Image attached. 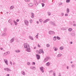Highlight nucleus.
<instances>
[{
  "instance_id": "nucleus-44",
  "label": "nucleus",
  "mask_w": 76,
  "mask_h": 76,
  "mask_svg": "<svg viewBox=\"0 0 76 76\" xmlns=\"http://www.w3.org/2000/svg\"><path fill=\"white\" fill-rule=\"evenodd\" d=\"M38 34H37L36 36V38H38Z\"/></svg>"
},
{
  "instance_id": "nucleus-42",
  "label": "nucleus",
  "mask_w": 76,
  "mask_h": 76,
  "mask_svg": "<svg viewBox=\"0 0 76 76\" xmlns=\"http://www.w3.org/2000/svg\"><path fill=\"white\" fill-rule=\"evenodd\" d=\"M41 4L42 6V7H44V3H42Z\"/></svg>"
},
{
  "instance_id": "nucleus-50",
  "label": "nucleus",
  "mask_w": 76,
  "mask_h": 76,
  "mask_svg": "<svg viewBox=\"0 0 76 76\" xmlns=\"http://www.w3.org/2000/svg\"><path fill=\"white\" fill-rule=\"evenodd\" d=\"M72 67H75V66L74 65H72Z\"/></svg>"
},
{
  "instance_id": "nucleus-62",
  "label": "nucleus",
  "mask_w": 76,
  "mask_h": 76,
  "mask_svg": "<svg viewBox=\"0 0 76 76\" xmlns=\"http://www.w3.org/2000/svg\"><path fill=\"white\" fill-rule=\"evenodd\" d=\"M36 53H38V52H38V50H37L36 51Z\"/></svg>"
},
{
  "instance_id": "nucleus-31",
  "label": "nucleus",
  "mask_w": 76,
  "mask_h": 76,
  "mask_svg": "<svg viewBox=\"0 0 76 76\" xmlns=\"http://www.w3.org/2000/svg\"><path fill=\"white\" fill-rule=\"evenodd\" d=\"M68 31L69 32H71V31H72V29L71 28H69L68 29Z\"/></svg>"
},
{
  "instance_id": "nucleus-13",
  "label": "nucleus",
  "mask_w": 76,
  "mask_h": 76,
  "mask_svg": "<svg viewBox=\"0 0 76 76\" xmlns=\"http://www.w3.org/2000/svg\"><path fill=\"white\" fill-rule=\"evenodd\" d=\"M71 35L72 36H75V32L74 31H73L72 33H71Z\"/></svg>"
},
{
  "instance_id": "nucleus-46",
  "label": "nucleus",
  "mask_w": 76,
  "mask_h": 76,
  "mask_svg": "<svg viewBox=\"0 0 76 76\" xmlns=\"http://www.w3.org/2000/svg\"><path fill=\"white\" fill-rule=\"evenodd\" d=\"M33 64H34V65H35V63L34 62H33L32 63V65H33Z\"/></svg>"
},
{
  "instance_id": "nucleus-7",
  "label": "nucleus",
  "mask_w": 76,
  "mask_h": 76,
  "mask_svg": "<svg viewBox=\"0 0 76 76\" xmlns=\"http://www.w3.org/2000/svg\"><path fill=\"white\" fill-rule=\"evenodd\" d=\"M41 71L42 73H44V67L42 66H41L40 68Z\"/></svg>"
},
{
  "instance_id": "nucleus-17",
  "label": "nucleus",
  "mask_w": 76,
  "mask_h": 76,
  "mask_svg": "<svg viewBox=\"0 0 76 76\" xmlns=\"http://www.w3.org/2000/svg\"><path fill=\"white\" fill-rule=\"evenodd\" d=\"M69 11L70 10H69V8H67L66 9V12L67 13H69Z\"/></svg>"
},
{
  "instance_id": "nucleus-39",
  "label": "nucleus",
  "mask_w": 76,
  "mask_h": 76,
  "mask_svg": "<svg viewBox=\"0 0 76 76\" xmlns=\"http://www.w3.org/2000/svg\"><path fill=\"white\" fill-rule=\"evenodd\" d=\"M48 15H49V16H50V15H51V13L50 12H48Z\"/></svg>"
},
{
  "instance_id": "nucleus-51",
  "label": "nucleus",
  "mask_w": 76,
  "mask_h": 76,
  "mask_svg": "<svg viewBox=\"0 0 76 76\" xmlns=\"http://www.w3.org/2000/svg\"><path fill=\"white\" fill-rule=\"evenodd\" d=\"M34 15H32V16H31V18H34Z\"/></svg>"
},
{
  "instance_id": "nucleus-12",
  "label": "nucleus",
  "mask_w": 76,
  "mask_h": 76,
  "mask_svg": "<svg viewBox=\"0 0 76 76\" xmlns=\"http://www.w3.org/2000/svg\"><path fill=\"white\" fill-rule=\"evenodd\" d=\"M4 61L5 63H6V64L7 65H8V61H7V59H4Z\"/></svg>"
},
{
  "instance_id": "nucleus-29",
  "label": "nucleus",
  "mask_w": 76,
  "mask_h": 76,
  "mask_svg": "<svg viewBox=\"0 0 76 76\" xmlns=\"http://www.w3.org/2000/svg\"><path fill=\"white\" fill-rule=\"evenodd\" d=\"M61 56V53H59L58 54V55L57 56V57H60Z\"/></svg>"
},
{
  "instance_id": "nucleus-40",
  "label": "nucleus",
  "mask_w": 76,
  "mask_h": 76,
  "mask_svg": "<svg viewBox=\"0 0 76 76\" xmlns=\"http://www.w3.org/2000/svg\"><path fill=\"white\" fill-rule=\"evenodd\" d=\"M64 15V14L63 13H61L60 15L61 16H63Z\"/></svg>"
},
{
  "instance_id": "nucleus-38",
  "label": "nucleus",
  "mask_w": 76,
  "mask_h": 76,
  "mask_svg": "<svg viewBox=\"0 0 76 76\" xmlns=\"http://www.w3.org/2000/svg\"><path fill=\"white\" fill-rule=\"evenodd\" d=\"M39 21L40 22H42V21H43L42 20V19H40L39 20Z\"/></svg>"
},
{
  "instance_id": "nucleus-60",
  "label": "nucleus",
  "mask_w": 76,
  "mask_h": 76,
  "mask_svg": "<svg viewBox=\"0 0 76 76\" xmlns=\"http://www.w3.org/2000/svg\"><path fill=\"white\" fill-rule=\"evenodd\" d=\"M58 76H61V75H60V73H59V75Z\"/></svg>"
},
{
  "instance_id": "nucleus-5",
  "label": "nucleus",
  "mask_w": 76,
  "mask_h": 76,
  "mask_svg": "<svg viewBox=\"0 0 76 76\" xmlns=\"http://www.w3.org/2000/svg\"><path fill=\"white\" fill-rule=\"evenodd\" d=\"M24 22L26 25H27V26H28V25H29V23H28V20H24Z\"/></svg>"
},
{
  "instance_id": "nucleus-11",
  "label": "nucleus",
  "mask_w": 76,
  "mask_h": 76,
  "mask_svg": "<svg viewBox=\"0 0 76 76\" xmlns=\"http://www.w3.org/2000/svg\"><path fill=\"white\" fill-rule=\"evenodd\" d=\"M36 56L37 58V60H39V58H40V56L38 55V54H36Z\"/></svg>"
},
{
  "instance_id": "nucleus-64",
  "label": "nucleus",
  "mask_w": 76,
  "mask_h": 76,
  "mask_svg": "<svg viewBox=\"0 0 76 76\" xmlns=\"http://www.w3.org/2000/svg\"><path fill=\"white\" fill-rule=\"evenodd\" d=\"M9 74H7V76H9Z\"/></svg>"
},
{
  "instance_id": "nucleus-48",
  "label": "nucleus",
  "mask_w": 76,
  "mask_h": 76,
  "mask_svg": "<svg viewBox=\"0 0 76 76\" xmlns=\"http://www.w3.org/2000/svg\"><path fill=\"white\" fill-rule=\"evenodd\" d=\"M10 63L11 65H12V61H10Z\"/></svg>"
},
{
  "instance_id": "nucleus-21",
  "label": "nucleus",
  "mask_w": 76,
  "mask_h": 76,
  "mask_svg": "<svg viewBox=\"0 0 76 76\" xmlns=\"http://www.w3.org/2000/svg\"><path fill=\"white\" fill-rule=\"evenodd\" d=\"M13 22H14V23H15V25L16 26V25H18V23H16V21H15V20H14Z\"/></svg>"
},
{
  "instance_id": "nucleus-27",
  "label": "nucleus",
  "mask_w": 76,
  "mask_h": 76,
  "mask_svg": "<svg viewBox=\"0 0 76 76\" xmlns=\"http://www.w3.org/2000/svg\"><path fill=\"white\" fill-rule=\"evenodd\" d=\"M48 61L47 60V58H45L44 60V62L45 63V62H46V61Z\"/></svg>"
},
{
  "instance_id": "nucleus-19",
  "label": "nucleus",
  "mask_w": 76,
  "mask_h": 76,
  "mask_svg": "<svg viewBox=\"0 0 76 76\" xmlns=\"http://www.w3.org/2000/svg\"><path fill=\"white\" fill-rule=\"evenodd\" d=\"M13 21H12V20L11 19H10L8 20V22L9 23H11V22H12Z\"/></svg>"
},
{
  "instance_id": "nucleus-55",
  "label": "nucleus",
  "mask_w": 76,
  "mask_h": 76,
  "mask_svg": "<svg viewBox=\"0 0 76 76\" xmlns=\"http://www.w3.org/2000/svg\"><path fill=\"white\" fill-rule=\"evenodd\" d=\"M53 72V71H52V70H51V71H50L49 72L50 73H51V72Z\"/></svg>"
},
{
  "instance_id": "nucleus-23",
  "label": "nucleus",
  "mask_w": 76,
  "mask_h": 76,
  "mask_svg": "<svg viewBox=\"0 0 76 76\" xmlns=\"http://www.w3.org/2000/svg\"><path fill=\"white\" fill-rule=\"evenodd\" d=\"M30 68L31 69H35V67L34 66H31L30 67Z\"/></svg>"
},
{
  "instance_id": "nucleus-3",
  "label": "nucleus",
  "mask_w": 76,
  "mask_h": 76,
  "mask_svg": "<svg viewBox=\"0 0 76 76\" xmlns=\"http://www.w3.org/2000/svg\"><path fill=\"white\" fill-rule=\"evenodd\" d=\"M4 70H7V72H11V71H12L11 69H10L9 68H5L4 69Z\"/></svg>"
},
{
  "instance_id": "nucleus-33",
  "label": "nucleus",
  "mask_w": 76,
  "mask_h": 76,
  "mask_svg": "<svg viewBox=\"0 0 76 76\" xmlns=\"http://www.w3.org/2000/svg\"><path fill=\"white\" fill-rule=\"evenodd\" d=\"M29 38H30V39H31V40H34V39L33 38V37H32L30 36Z\"/></svg>"
},
{
  "instance_id": "nucleus-18",
  "label": "nucleus",
  "mask_w": 76,
  "mask_h": 76,
  "mask_svg": "<svg viewBox=\"0 0 76 76\" xmlns=\"http://www.w3.org/2000/svg\"><path fill=\"white\" fill-rule=\"evenodd\" d=\"M61 30H63V31H64V30H66L67 29L66 28H61Z\"/></svg>"
},
{
  "instance_id": "nucleus-6",
  "label": "nucleus",
  "mask_w": 76,
  "mask_h": 76,
  "mask_svg": "<svg viewBox=\"0 0 76 76\" xmlns=\"http://www.w3.org/2000/svg\"><path fill=\"white\" fill-rule=\"evenodd\" d=\"M34 4L36 6H37L38 4V2H37L36 0H34Z\"/></svg>"
},
{
  "instance_id": "nucleus-9",
  "label": "nucleus",
  "mask_w": 76,
  "mask_h": 76,
  "mask_svg": "<svg viewBox=\"0 0 76 76\" xmlns=\"http://www.w3.org/2000/svg\"><path fill=\"white\" fill-rule=\"evenodd\" d=\"M50 23L51 25H53V26H56V24H55V23L52 21H50Z\"/></svg>"
},
{
  "instance_id": "nucleus-52",
  "label": "nucleus",
  "mask_w": 76,
  "mask_h": 76,
  "mask_svg": "<svg viewBox=\"0 0 76 76\" xmlns=\"http://www.w3.org/2000/svg\"><path fill=\"white\" fill-rule=\"evenodd\" d=\"M27 64H28V65H29L30 64V63H29V62H28V63H27Z\"/></svg>"
},
{
  "instance_id": "nucleus-61",
  "label": "nucleus",
  "mask_w": 76,
  "mask_h": 76,
  "mask_svg": "<svg viewBox=\"0 0 76 76\" xmlns=\"http://www.w3.org/2000/svg\"><path fill=\"white\" fill-rule=\"evenodd\" d=\"M37 24H38L39 23V22L38 21H37Z\"/></svg>"
},
{
  "instance_id": "nucleus-30",
  "label": "nucleus",
  "mask_w": 76,
  "mask_h": 76,
  "mask_svg": "<svg viewBox=\"0 0 76 76\" xmlns=\"http://www.w3.org/2000/svg\"><path fill=\"white\" fill-rule=\"evenodd\" d=\"M50 63L49 62H48L46 63V66H50Z\"/></svg>"
},
{
  "instance_id": "nucleus-36",
  "label": "nucleus",
  "mask_w": 76,
  "mask_h": 76,
  "mask_svg": "<svg viewBox=\"0 0 76 76\" xmlns=\"http://www.w3.org/2000/svg\"><path fill=\"white\" fill-rule=\"evenodd\" d=\"M70 1V0H66V3H69Z\"/></svg>"
},
{
  "instance_id": "nucleus-47",
  "label": "nucleus",
  "mask_w": 76,
  "mask_h": 76,
  "mask_svg": "<svg viewBox=\"0 0 76 76\" xmlns=\"http://www.w3.org/2000/svg\"><path fill=\"white\" fill-rule=\"evenodd\" d=\"M57 38L58 39H60V38L59 37H57Z\"/></svg>"
},
{
  "instance_id": "nucleus-22",
  "label": "nucleus",
  "mask_w": 76,
  "mask_h": 76,
  "mask_svg": "<svg viewBox=\"0 0 76 76\" xmlns=\"http://www.w3.org/2000/svg\"><path fill=\"white\" fill-rule=\"evenodd\" d=\"M3 55L4 57H5L6 55H7V54H6V53H5L3 54Z\"/></svg>"
},
{
  "instance_id": "nucleus-43",
  "label": "nucleus",
  "mask_w": 76,
  "mask_h": 76,
  "mask_svg": "<svg viewBox=\"0 0 76 76\" xmlns=\"http://www.w3.org/2000/svg\"><path fill=\"white\" fill-rule=\"evenodd\" d=\"M25 1L26 2H28V1H29V0H25Z\"/></svg>"
},
{
  "instance_id": "nucleus-15",
  "label": "nucleus",
  "mask_w": 76,
  "mask_h": 76,
  "mask_svg": "<svg viewBox=\"0 0 76 76\" xmlns=\"http://www.w3.org/2000/svg\"><path fill=\"white\" fill-rule=\"evenodd\" d=\"M39 52H41V53H43V54H44V51H43V49H40L39 50Z\"/></svg>"
},
{
  "instance_id": "nucleus-2",
  "label": "nucleus",
  "mask_w": 76,
  "mask_h": 76,
  "mask_svg": "<svg viewBox=\"0 0 76 76\" xmlns=\"http://www.w3.org/2000/svg\"><path fill=\"white\" fill-rule=\"evenodd\" d=\"M4 32L1 35V36H2V37H4V36H6V35H7V34L5 32V31H7V28H5L4 29Z\"/></svg>"
},
{
  "instance_id": "nucleus-56",
  "label": "nucleus",
  "mask_w": 76,
  "mask_h": 76,
  "mask_svg": "<svg viewBox=\"0 0 76 76\" xmlns=\"http://www.w3.org/2000/svg\"><path fill=\"white\" fill-rule=\"evenodd\" d=\"M53 76H56V73H53Z\"/></svg>"
},
{
  "instance_id": "nucleus-58",
  "label": "nucleus",
  "mask_w": 76,
  "mask_h": 76,
  "mask_svg": "<svg viewBox=\"0 0 76 76\" xmlns=\"http://www.w3.org/2000/svg\"><path fill=\"white\" fill-rule=\"evenodd\" d=\"M38 47H40V45L39 44L38 45Z\"/></svg>"
},
{
  "instance_id": "nucleus-1",
  "label": "nucleus",
  "mask_w": 76,
  "mask_h": 76,
  "mask_svg": "<svg viewBox=\"0 0 76 76\" xmlns=\"http://www.w3.org/2000/svg\"><path fill=\"white\" fill-rule=\"evenodd\" d=\"M24 47L27 50V51H28V52H30V50H30V47L28 45H27V44H25Z\"/></svg>"
},
{
  "instance_id": "nucleus-24",
  "label": "nucleus",
  "mask_w": 76,
  "mask_h": 76,
  "mask_svg": "<svg viewBox=\"0 0 76 76\" xmlns=\"http://www.w3.org/2000/svg\"><path fill=\"white\" fill-rule=\"evenodd\" d=\"M14 8V6H11L10 8V9L11 10V9H13Z\"/></svg>"
},
{
  "instance_id": "nucleus-35",
  "label": "nucleus",
  "mask_w": 76,
  "mask_h": 76,
  "mask_svg": "<svg viewBox=\"0 0 76 76\" xmlns=\"http://www.w3.org/2000/svg\"><path fill=\"white\" fill-rule=\"evenodd\" d=\"M46 46L47 47H50V45L48 44H47L46 45Z\"/></svg>"
},
{
  "instance_id": "nucleus-53",
  "label": "nucleus",
  "mask_w": 76,
  "mask_h": 76,
  "mask_svg": "<svg viewBox=\"0 0 76 76\" xmlns=\"http://www.w3.org/2000/svg\"><path fill=\"white\" fill-rule=\"evenodd\" d=\"M72 43H73V42H70V44H72Z\"/></svg>"
},
{
  "instance_id": "nucleus-16",
  "label": "nucleus",
  "mask_w": 76,
  "mask_h": 76,
  "mask_svg": "<svg viewBox=\"0 0 76 76\" xmlns=\"http://www.w3.org/2000/svg\"><path fill=\"white\" fill-rule=\"evenodd\" d=\"M15 51L16 53H20V50H15Z\"/></svg>"
},
{
  "instance_id": "nucleus-59",
  "label": "nucleus",
  "mask_w": 76,
  "mask_h": 76,
  "mask_svg": "<svg viewBox=\"0 0 76 76\" xmlns=\"http://www.w3.org/2000/svg\"><path fill=\"white\" fill-rule=\"evenodd\" d=\"M0 49H1V50H3V48H0Z\"/></svg>"
},
{
  "instance_id": "nucleus-37",
  "label": "nucleus",
  "mask_w": 76,
  "mask_h": 76,
  "mask_svg": "<svg viewBox=\"0 0 76 76\" xmlns=\"http://www.w3.org/2000/svg\"><path fill=\"white\" fill-rule=\"evenodd\" d=\"M60 50H63V47H61L60 48Z\"/></svg>"
},
{
  "instance_id": "nucleus-34",
  "label": "nucleus",
  "mask_w": 76,
  "mask_h": 76,
  "mask_svg": "<svg viewBox=\"0 0 76 76\" xmlns=\"http://www.w3.org/2000/svg\"><path fill=\"white\" fill-rule=\"evenodd\" d=\"M5 53H6V54H7H7H10V52H9V51H8Z\"/></svg>"
},
{
  "instance_id": "nucleus-25",
  "label": "nucleus",
  "mask_w": 76,
  "mask_h": 76,
  "mask_svg": "<svg viewBox=\"0 0 76 76\" xmlns=\"http://www.w3.org/2000/svg\"><path fill=\"white\" fill-rule=\"evenodd\" d=\"M54 48H55L54 51H57V50H58V48H56L55 47H54Z\"/></svg>"
},
{
  "instance_id": "nucleus-14",
  "label": "nucleus",
  "mask_w": 76,
  "mask_h": 76,
  "mask_svg": "<svg viewBox=\"0 0 76 76\" xmlns=\"http://www.w3.org/2000/svg\"><path fill=\"white\" fill-rule=\"evenodd\" d=\"M34 5V4L32 3H30L28 4L29 7H32V6H33V5Z\"/></svg>"
},
{
  "instance_id": "nucleus-20",
  "label": "nucleus",
  "mask_w": 76,
  "mask_h": 76,
  "mask_svg": "<svg viewBox=\"0 0 76 76\" xmlns=\"http://www.w3.org/2000/svg\"><path fill=\"white\" fill-rule=\"evenodd\" d=\"M21 73L23 75H25V72H24L23 71H22Z\"/></svg>"
},
{
  "instance_id": "nucleus-49",
  "label": "nucleus",
  "mask_w": 76,
  "mask_h": 76,
  "mask_svg": "<svg viewBox=\"0 0 76 76\" xmlns=\"http://www.w3.org/2000/svg\"><path fill=\"white\" fill-rule=\"evenodd\" d=\"M30 23H32V20H30Z\"/></svg>"
},
{
  "instance_id": "nucleus-4",
  "label": "nucleus",
  "mask_w": 76,
  "mask_h": 76,
  "mask_svg": "<svg viewBox=\"0 0 76 76\" xmlns=\"http://www.w3.org/2000/svg\"><path fill=\"white\" fill-rule=\"evenodd\" d=\"M49 33L51 35H54V34H55V32L51 31H49Z\"/></svg>"
},
{
  "instance_id": "nucleus-45",
  "label": "nucleus",
  "mask_w": 76,
  "mask_h": 76,
  "mask_svg": "<svg viewBox=\"0 0 76 76\" xmlns=\"http://www.w3.org/2000/svg\"><path fill=\"white\" fill-rule=\"evenodd\" d=\"M73 25L74 26H76V24H73Z\"/></svg>"
},
{
  "instance_id": "nucleus-32",
  "label": "nucleus",
  "mask_w": 76,
  "mask_h": 76,
  "mask_svg": "<svg viewBox=\"0 0 76 76\" xmlns=\"http://www.w3.org/2000/svg\"><path fill=\"white\" fill-rule=\"evenodd\" d=\"M56 37H54L53 38V40H54V41L56 40Z\"/></svg>"
},
{
  "instance_id": "nucleus-8",
  "label": "nucleus",
  "mask_w": 76,
  "mask_h": 76,
  "mask_svg": "<svg viewBox=\"0 0 76 76\" xmlns=\"http://www.w3.org/2000/svg\"><path fill=\"white\" fill-rule=\"evenodd\" d=\"M15 40V38H12L10 40V43H12Z\"/></svg>"
},
{
  "instance_id": "nucleus-28",
  "label": "nucleus",
  "mask_w": 76,
  "mask_h": 76,
  "mask_svg": "<svg viewBox=\"0 0 76 76\" xmlns=\"http://www.w3.org/2000/svg\"><path fill=\"white\" fill-rule=\"evenodd\" d=\"M46 58H47L46 59L47 60H50V57L48 56Z\"/></svg>"
},
{
  "instance_id": "nucleus-10",
  "label": "nucleus",
  "mask_w": 76,
  "mask_h": 76,
  "mask_svg": "<svg viewBox=\"0 0 76 76\" xmlns=\"http://www.w3.org/2000/svg\"><path fill=\"white\" fill-rule=\"evenodd\" d=\"M50 20V19H48L46 20H45V21H43V23H47L48 21H49Z\"/></svg>"
},
{
  "instance_id": "nucleus-41",
  "label": "nucleus",
  "mask_w": 76,
  "mask_h": 76,
  "mask_svg": "<svg viewBox=\"0 0 76 76\" xmlns=\"http://www.w3.org/2000/svg\"><path fill=\"white\" fill-rule=\"evenodd\" d=\"M46 2V0H42V2L43 3H45V2Z\"/></svg>"
},
{
  "instance_id": "nucleus-54",
  "label": "nucleus",
  "mask_w": 76,
  "mask_h": 76,
  "mask_svg": "<svg viewBox=\"0 0 76 76\" xmlns=\"http://www.w3.org/2000/svg\"><path fill=\"white\" fill-rule=\"evenodd\" d=\"M65 16H68V15H67V14H65Z\"/></svg>"
},
{
  "instance_id": "nucleus-26",
  "label": "nucleus",
  "mask_w": 76,
  "mask_h": 76,
  "mask_svg": "<svg viewBox=\"0 0 76 76\" xmlns=\"http://www.w3.org/2000/svg\"><path fill=\"white\" fill-rule=\"evenodd\" d=\"M10 23L11 26H13L14 25V23H13V21L12 22H11V23Z\"/></svg>"
},
{
  "instance_id": "nucleus-57",
  "label": "nucleus",
  "mask_w": 76,
  "mask_h": 76,
  "mask_svg": "<svg viewBox=\"0 0 76 76\" xmlns=\"http://www.w3.org/2000/svg\"><path fill=\"white\" fill-rule=\"evenodd\" d=\"M61 4H62V3H61V2L59 3L60 5H61Z\"/></svg>"
},
{
  "instance_id": "nucleus-63",
  "label": "nucleus",
  "mask_w": 76,
  "mask_h": 76,
  "mask_svg": "<svg viewBox=\"0 0 76 76\" xmlns=\"http://www.w3.org/2000/svg\"><path fill=\"white\" fill-rule=\"evenodd\" d=\"M67 69H69V66H67Z\"/></svg>"
}]
</instances>
